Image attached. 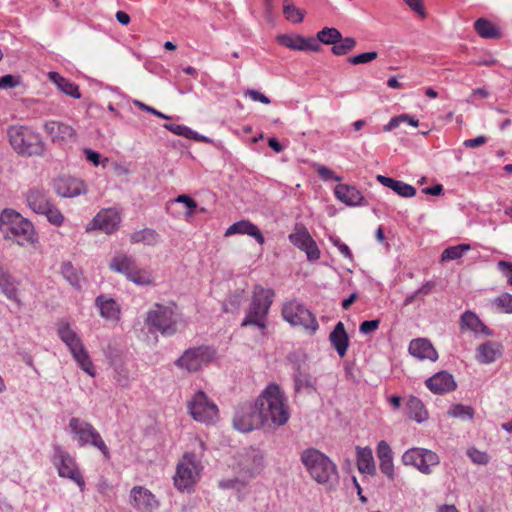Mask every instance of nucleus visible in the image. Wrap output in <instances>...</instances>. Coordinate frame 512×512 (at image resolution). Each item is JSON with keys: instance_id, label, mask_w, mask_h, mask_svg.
<instances>
[{"instance_id": "obj_1", "label": "nucleus", "mask_w": 512, "mask_h": 512, "mask_svg": "<svg viewBox=\"0 0 512 512\" xmlns=\"http://www.w3.org/2000/svg\"><path fill=\"white\" fill-rule=\"evenodd\" d=\"M0 232L5 240L21 247L34 246L39 241L33 223L11 208H5L0 213Z\"/></svg>"}, {"instance_id": "obj_2", "label": "nucleus", "mask_w": 512, "mask_h": 512, "mask_svg": "<svg viewBox=\"0 0 512 512\" xmlns=\"http://www.w3.org/2000/svg\"><path fill=\"white\" fill-rule=\"evenodd\" d=\"M264 424L267 427H281L289 418V407L284 393L275 383H270L256 399Z\"/></svg>"}, {"instance_id": "obj_3", "label": "nucleus", "mask_w": 512, "mask_h": 512, "mask_svg": "<svg viewBox=\"0 0 512 512\" xmlns=\"http://www.w3.org/2000/svg\"><path fill=\"white\" fill-rule=\"evenodd\" d=\"M301 462L311 478L327 490L335 489L338 485L339 473L336 464L320 450L305 449L301 453Z\"/></svg>"}, {"instance_id": "obj_4", "label": "nucleus", "mask_w": 512, "mask_h": 512, "mask_svg": "<svg viewBox=\"0 0 512 512\" xmlns=\"http://www.w3.org/2000/svg\"><path fill=\"white\" fill-rule=\"evenodd\" d=\"M274 298L275 291L272 288H265L260 284L254 285L251 301L241 326H255L265 336L269 310L274 302Z\"/></svg>"}, {"instance_id": "obj_5", "label": "nucleus", "mask_w": 512, "mask_h": 512, "mask_svg": "<svg viewBox=\"0 0 512 512\" xmlns=\"http://www.w3.org/2000/svg\"><path fill=\"white\" fill-rule=\"evenodd\" d=\"M7 136L12 148L20 155L39 156L44 152L41 136L27 126L12 125L7 130Z\"/></svg>"}, {"instance_id": "obj_6", "label": "nucleus", "mask_w": 512, "mask_h": 512, "mask_svg": "<svg viewBox=\"0 0 512 512\" xmlns=\"http://www.w3.org/2000/svg\"><path fill=\"white\" fill-rule=\"evenodd\" d=\"M109 269L124 275L129 281L140 286L153 284L152 272L141 267L137 260L128 253L117 252L109 262Z\"/></svg>"}, {"instance_id": "obj_7", "label": "nucleus", "mask_w": 512, "mask_h": 512, "mask_svg": "<svg viewBox=\"0 0 512 512\" xmlns=\"http://www.w3.org/2000/svg\"><path fill=\"white\" fill-rule=\"evenodd\" d=\"M57 334L59 338L66 344L71 352L74 360L80 368L88 375L94 377L96 374L95 367L85 348L79 335L71 328L66 321H60L57 324Z\"/></svg>"}, {"instance_id": "obj_8", "label": "nucleus", "mask_w": 512, "mask_h": 512, "mask_svg": "<svg viewBox=\"0 0 512 512\" xmlns=\"http://www.w3.org/2000/svg\"><path fill=\"white\" fill-rule=\"evenodd\" d=\"M69 429L80 447L93 446L101 452L105 460L109 461L111 459L108 446L101 434L91 423L78 417H72L69 420Z\"/></svg>"}, {"instance_id": "obj_9", "label": "nucleus", "mask_w": 512, "mask_h": 512, "mask_svg": "<svg viewBox=\"0 0 512 512\" xmlns=\"http://www.w3.org/2000/svg\"><path fill=\"white\" fill-rule=\"evenodd\" d=\"M176 305L166 306L156 303L147 312L145 324L150 331H158L162 335L171 336L177 332Z\"/></svg>"}, {"instance_id": "obj_10", "label": "nucleus", "mask_w": 512, "mask_h": 512, "mask_svg": "<svg viewBox=\"0 0 512 512\" xmlns=\"http://www.w3.org/2000/svg\"><path fill=\"white\" fill-rule=\"evenodd\" d=\"M201 462L194 452H186L179 460L173 477L174 485L179 491L190 490L199 479Z\"/></svg>"}, {"instance_id": "obj_11", "label": "nucleus", "mask_w": 512, "mask_h": 512, "mask_svg": "<svg viewBox=\"0 0 512 512\" xmlns=\"http://www.w3.org/2000/svg\"><path fill=\"white\" fill-rule=\"evenodd\" d=\"M217 357L216 350L209 345L188 348L175 361V365L189 373H195L209 365Z\"/></svg>"}, {"instance_id": "obj_12", "label": "nucleus", "mask_w": 512, "mask_h": 512, "mask_svg": "<svg viewBox=\"0 0 512 512\" xmlns=\"http://www.w3.org/2000/svg\"><path fill=\"white\" fill-rule=\"evenodd\" d=\"M282 317L292 326H300L314 334L319 324L314 313L297 300H290L283 304Z\"/></svg>"}, {"instance_id": "obj_13", "label": "nucleus", "mask_w": 512, "mask_h": 512, "mask_svg": "<svg viewBox=\"0 0 512 512\" xmlns=\"http://www.w3.org/2000/svg\"><path fill=\"white\" fill-rule=\"evenodd\" d=\"M257 405V401L241 403L233 416V427L243 433H248L266 427Z\"/></svg>"}, {"instance_id": "obj_14", "label": "nucleus", "mask_w": 512, "mask_h": 512, "mask_svg": "<svg viewBox=\"0 0 512 512\" xmlns=\"http://www.w3.org/2000/svg\"><path fill=\"white\" fill-rule=\"evenodd\" d=\"M187 409L190 416L201 423L212 424L218 419L217 405L202 390L196 392L188 401Z\"/></svg>"}, {"instance_id": "obj_15", "label": "nucleus", "mask_w": 512, "mask_h": 512, "mask_svg": "<svg viewBox=\"0 0 512 512\" xmlns=\"http://www.w3.org/2000/svg\"><path fill=\"white\" fill-rule=\"evenodd\" d=\"M51 461L60 477L72 480L81 489L84 487L85 481L75 459L62 446L58 444L53 445Z\"/></svg>"}, {"instance_id": "obj_16", "label": "nucleus", "mask_w": 512, "mask_h": 512, "mask_svg": "<svg viewBox=\"0 0 512 512\" xmlns=\"http://www.w3.org/2000/svg\"><path fill=\"white\" fill-rule=\"evenodd\" d=\"M439 456L428 449L414 447L402 455V463L417 468L421 473L430 474L432 467L439 464Z\"/></svg>"}, {"instance_id": "obj_17", "label": "nucleus", "mask_w": 512, "mask_h": 512, "mask_svg": "<svg viewBox=\"0 0 512 512\" xmlns=\"http://www.w3.org/2000/svg\"><path fill=\"white\" fill-rule=\"evenodd\" d=\"M289 240L295 247L305 252L308 260L315 261L320 258L321 253L317 243L304 225L297 224L294 232L289 235Z\"/></svg>"}, {"instance_id": "obj_18", "label": "nucleus", "mask_w": 512, "mask_h": 512, "mask_svg": "<svg viewBox=\"0 0 512 512\" xmlns=\"http://www.w3.org/2000/svg\"><path fill=\"white\" fill-rule=\"evenodd\" d=\"M121 217L114 209H103L87 224L86 232L100 230L105 234H112L119 228Z\"/></svg>"}, {"instance_id": "obj_19", "label": "nucleus", "mask_w": 512, "mask_h": 512, "mask_svg": "<svg viewBox=\"0 0 512 512\" xmlns=\"http://www.w3.org/2000/svg\"><path fill=\"white\" fill-rule=\"evenodd\" d=\"M20 280L14 277L9 269L0 262V291L10 301L17 304L18 307L22 306L19 297Z\"/></svg>"}, {"instance_id": "obj_20", "label": "nucleus", "mask_w": 512, "mask_h": 512, "mask_svg": "<svg viewBox=\"0 0 512 512\" xmlns=\"http://www.w3.org/2000/svg\"><path fill=\"white\" fill-rule=\"evenodd\" d=\"M277 41L282 46H285L291 50L299 51H313L319 52L321 50L320 44L314 37H304L302 35H288L280 34L277 36Z\"/></svg>"}, {"instance_id": "obj_21", "label": "nucleus", "mask_w": 512, "mask_h": 512, "mask_svg": "<svg viewBox=\"0 0 512 512\" xmlns=\"http://www.w3.org/2000/svg\"><path fill=\"white\" fill-rule=\"evenodd\" d=\"M44 130L53 142H74L76 140L75 129L63 122L47 121L44 125Z\"/></svg>"}, {"instance_id": "obj_22", "label": "nucleus", "mask_w": 512, "mask_h": 512, "mask_svg": "<svg viewBox=\"0 0 512 512\" xmlns=\"http://www.w3.org/2000/svg\"><path fill=\"white\" fill-rule=\"evenodd\" d=\"M132 505L142 512H152L159 503L150 490L143 486H135L131 490Z\"/></svg>"}, {"instance_id": "obj_23", "label": "nucleus", "mask_w": 512, "mask_h": 512, "mask_svg": "<svg viewBox=\"0 0 512 512\" xmlns=\"http://www.w3.org/2000/svg\"><path fill=\"white\" fill-rule=\"evenodd\" d=\"M427 388L434 394H445L454 391L457 384L453 376L446 372L440 371L425 381Z\"/></svg>"}, {"instance_id": "obj_24", "label": "nucleus", "mask_w": 512, "mask_h": 512, "mask_svg": "<svg viewBox=\"0 0 512 512\" xmlns=\"http://www.w3.org/2000/svg\"><path fill=\"white\" fill-rule=\"evenodd\" d=\"M459 328L461 331H471L475 334H483L485 336H493L494 332L478 317V315L470 310L465 311L459 320Z\"/></svg>"}, {"instance_id": "obj_25", "label": "nucleus", "mask_w": 512, "mask_h": 512, "mask_svg": "<svg viewBox=\"0 0 512 512\" xmlns=\"http://www.w3.org/2000/svg\"><path fill=\"white\" fill-rule=\"evenodd\" d=\"M235 234L248 235L253 237L258 244L263 245L265 238L260 229L249 220H240L230 225L224 233L225 237Z\"/></svg>"}, {"instance_id": "obj_26", "label": "nucleus", "mask_w": 512, "mask_h": 512, "mask_svg": "<svg viewBox=\"0 0 512 512\" xmlns=\"http://www.w3.org/2000/svg\"><path fill=\"white\" fill-rule=\"evenodd\" d=\"M409 353L419 360L436 361L438 353L432 343L426 338L413 339L409 344Z\"/></svg>"}, {"instance_id": "obj_27", "label": "nucleus", "mask_w": 512, "mask_h": 512, "mask_svg": "<svg viewBox=\"0 0 512 512\" xmlns=\"http://www.w3.org/2000/svg\"><path fill=\"white\" fill-rule=\"evenodd\" d=\"M377 457L379 460L380 471L391 481L395 479V470L393 463V452L390 445L381 440L377 445Z\"/></svg>"}, {"instance_id": "obj_28", "label": "nucleus", "mask_w": 512, "mask_h": 512, "mask_svg": "<svg viewBox=\"0 0 512 512\" xmlns=\"http://www.w3.org/2000/svg\"><path fill=\"white\" fill-rule=\"evenodd\" d=\"M503 346L499 342L486 341L477 347V359L480 363L489 364L502 355Z\"/></svg>"}, {"instance_id": "obj_29", "label": "nucleus", "mask_w": 512, "mask_h": 512, "mask_svg": "<svg viewBox=\"0 0 512 512\" xmlns=\"http://www.w3.org/2000/svg\"><path fill=\"white\" fill-rule=\"evenodd\" d=\"M331 345L337 351L340 357H344L349 346V337L345 330L344 324L338 322L329 335Z\"/></svg>"}, {"instance_id": "obj_30", "label": "nucleus", "mask_w": 512, "mask_h": 512, "mask_svg": "<svg viewBox=\"0 0 512 512\" xmlns=\"http://www.w3.org/2000/svg\"><path fill=\"white\" fill-rule=\"evenodd\" d=\"M55 192H86L84 182L70 175H62L54 180Z\"/></svg>"}, {"instance_id": "obj_31", "label": "nucleus", "mask_w": 512, "mask_h": 512, "mask_svg": "<svg viewBox=\"0 0 512 512\" xmlns=\"http://www.w3.org/2000/svg\"><path fill=\"white\" fill-rule=\"evenodd\" d=\"M96 306L100 310V315L108 320H119L120 318V306L117 302L108 298L105 295H99L95 300Z\"/></svg>"}, {"instance_id": "obj_32", "label": "nucleus", "mask_w": 512, "mask_h": 512, "mask_svg": "<svg viewBox=\"0 0 512 512\" xmlns=\"http://www.w3.org/2000/svg\"><path fill=\"white\" fill-rule=\"evenodd\" d=\"M406 415L418 423L428 419V411L423 402L416 396L410 395L406 401Z\"/></svg>"}, {"instance_id": "obj_33", "label": "nucleus", "mask_w": 512, "mask_h": 512, "mask_svg": "<svg viewBox=\"0 0 512 512\" xmlns=\"http://www.w3.org/2000/svg\"><path fill=\"white\" fill-rule=\"evenodd\" d=\"M357 467L361 473L374 475L376 473L372 450L369 447H357Z\"/></svg>"}, {"instance_id": "obj_34", "label": "nucleus", "mask_w": 512, "mask_h": 512, "mask_svg": "<svg viewBox=\"0 0 512 512\" xmlns=\"http://www.w3.org/2000/svg\"><path fill=\"white\" fill-rule=\"evenodd\" d=\"M163 127L165 129H167L168 131L174 133L175 135L183 136L187 139H192L195 141L205 142V143L211 142L210 138H208L204 135H201V134L197 133L196 131H193L191 128H189L185 125L166 123L163 125Z\"/></svg>"}, {"instance_id": "obj_35", "label": "nucleus", "mask_w": 512, "mask_h": 512, "mask_svg": "<svg viewBox=\"0 0 512 512\" xmlns=\"http://www.w3.org/2000/svg\"><path fill=\"white\" fill-rule=\"evenodd\" d=\"M159 241V234L152 228H144L133 232L130 235V243L138 244L142 243L148 246H154Z\"/></svg>"}, {"instance_id": "obj_36", "label": "nucleus", "mask_w": 512, "mask_h": 512, "mask_svg": "<svg viewBox=\"0 0 512 512\" xmlns=\"http://www.w3.org/2000/svg\"><path fill=\"white\" fill-rule=\"evenodd\" d=\"M474 29L479 36L486 39L500 37L498 28L485 18H479L474 23Z\"/></svg>"}, {"instance_id": "obj_37", "label": "nucleus", "mask_w": 512, "mask_h": 512, "mask_svg": "<svg viewBox=\"0 0 512 512\" xmlns=\"http://www.w3.org/2000/svg\"><path fill=\"white\" fill-rule=\"evenodd\" d=\"M315 39L318 43L335 46L341 40V32L334 27H324L317 33Z\"/></svg>"}, {"instance_id": "obj_38", "label": "nucleus", "mask_w": 512, "mask_h": 512, "mask_svg": "<svg viewBox=\"0 0 512 512\" xmlns=\"http://www.w3.org/2000/svg\"><path fill=\"white\" fill-rule=\"evenodd\" d=\"M377 181H379L384 187H387L393 192H416V188L410 184H406L401 181L394 180L393 178L386 177L383 175H378L376 177Z\"/></svg>"}, {"instance_id": "obj_39", "label": "nucleus", "mask_w": 512, "mask_h": 512, "mask_svg": "<svg viewBox=\"0 0 512 512\" xmlns=\"http://www.w3.org/2000/svg\"><path fill=\"white\" fill-rule=\"evenodd\" d=\"M26 201L29 207L37 214H43L51 204L45 194H27Z\"/></svg>"}, {"instance_id": "obj_40", "label": "nucleus", "mask_w": 512, "mask_h": 512, "mask_svg": "<svg viewBox=\"0 0 512 512\" xmlns=\"http://www.w3.org/2000/svg\"><path fill=\"white\" fill-rule=\"evenodd\" d=\"M471 249L470 244H458L447 247L441 254V261L457 260Z\"/></svg>"}, {"instance_id": "obj_41", "label": "nucleus", "mask_w": 512, "mask_h": 512, "mask_svg": "<svg viewBox=\"0 0 512 512\" xmlns=\"http://www.w3.org/2000/svg\"><path fill=\"white\" fill-rule=\"evenodd\" d=\"M357 41L353 37H343L336 43L335 46L331 47L332 54L336 56H343L351 52L356 47Z\"/></svg>"}, {"instance_id": "obj_42", "label": "nucleus", "mask_w": 512, "mask_h": 512, "mask_svg": "<svg viewBox=\"0 0 512 512\" xmlns=\"http://www.w3.org/2000/svg\"><path fill=\"white\" fill-rule=\"evenodd\" d=\"M401 123H407L413 127H417L419 125V120L414 116L408 114H401L396 117H393L384 127L383 130L385 132L392 131L393 129L400 126Z\"/></svg>"}, {"instance_id": "obj_43", "label": "nucleus", "mask_w": 512, "mask_h": 512, "mask_svg": "<svg viewBox=\"0 0 512 512\" xmlns=\"http://www.w3.org/2000/svg\"><path fill=\"white\" fill-rule=\"evenodd\" d=\"M475 414V410L471 406L463 404H454L450 407L448 415L453 418H460L462 420H472Z\"/></svg>"}, {"instance_id": "obj_44", "label": "nucleus", "mask_w": 512, "mask_h": 512, "mask_svg": "<svg viewBox=\"0 0 512 512\" xmlns=\"http://www.w3.org/2000/svg\"><path fill=\"white\" fill-rule=\"evenodd\" d=\"M492 305L498 312L512 314V294L504 292L493 299Z\"/></svg>"}, {"instance_id": "obj_45", "label": "nucleus", "mask_w": 512, "mask_h": 512, "mask_svg": "<svg viewBox=\"0 0 512 512\" xmlns=\"http://www.w3.org/2000/svg\"><path fill=\"white\" fill-rule=\"evenodd\" d=\"M283 14L288 21L292 23H301L304 19L305 12L285 0L283 5Z\"/></svg>"}, {"instance_id": "obj_46", "label": "nucleus", "mask_w": 512, "mask_h": 512, "mask_svg": "<svg viewBox=\"0 0 512 512\" xmlns=\"http://www.w3.org/2000/svg\"><path fill=\"white\" fill-rule=\"evenodd\" d=\"M61 273L72 286H80V273L71 262H64L62 264Z\"/></svg>"}, {"instance_id": "obj_47", "label": "nucleus", "mask_w": 512, "mask_h": 512, "mask_svg": "<svg viewBox=\"0 0 512 512\" xmlns=\"http://www.w3.org/2000/svg\"><path fill=\"white\" fill-rule=\"evenodd\" d=\"M467 455L471 461L478 465H486L490 461V456L485 451H480L475 447H470L467 450Z\"/></svg>"}, {"instance_id": "obj_48", "label": "nucleus", "mask_w": 512, "mask_h": 512, "mask_svg": "<svg viewBox=\"0 0 512 512\" xmlns=\"http://www.w3.org/2000/svg\"><path fill=\"white\" fill-rule=\"evenodd\" d=\"M58 89L72 98L79 99L81 97L78 86L66 78L60 79Z\"/></svg>"}, {"instance_id": "obj_49", "label": "nucleus", "mask_w": 512, "mask_h": 512, "mask_svg": "<svg viewBox=\"0 0 512 512\" xmlns=\"http://www.w3.org/2000/svg\"><path fill=\"white\" fill-rule=\"evenodd\" d=\"M43 215H45L48 221L55 226H61L64 222L63 214L52 203L50 204V207H48V209L43 213Z\"/></svg>"}, {"instance_id": "obj_50", "label": "nucleus", "mask_w": 512, "mask_h": 512, "mask_svg": "<svg viewBox=\"0 0 512 512\" xmlns=\"http://www.w3.org/2000/svg\"><path fill=\"white\" fill-rule=\"evenodd\" d=\"M378 57V53L376 51L364 52L358 55L352 56L348 58V62L352 65L366 64Z\"/></svg>"}, {"instance_id": "obj_51", "label": "nucleus", "mask_w": 512, "mask_h": 512, "mask_svg": "<svg viewBox=\"0 0 512 512\" xmlns=\"http://www.w3.org/2000/svg\"><path fill=\"white\" fill-rule=\"evenodd\" d=\"M337 198L348 206L362 205L365 201L363 194H335Z\"/></svg>"}, {"instance_id": "obj_52", "label": "nucleus", "mask_w": 512, "mask_h": 512, "mask_svg": "<svg viewBox=\"0 0 512 512\" xmlns=\"http://www.w3.org/2000/svg\"><path fill=\"white\" fill-rule=\"evenodd\" d=\"M21 83L20 76L7 74L0 77V89H11L19 86Z\"/></svg>"}, {"instance_id": "obj_53", "label": "nucleus", "mask_w": 512, "mask_h": 512, "mask_svg": "<svg viewBox=\"0 0 512 512\" xmlns=\"http://www.w3.org/2000/svg\"><path fill=\"white\" fill-rule=\"evenodd\" d=\"M329 241L335 246L338 248L339 252L345 257V258H348L350 260L353 259V254L350 250V248L345 244L343 243L339 237L337 236H330L329 237Z\"/></svg>"}, {"instance_id": "obj_54", "label": "nucleus", "mask_w": 512, "mask_h": 512, "mask_svg": "<svg viewBox=\"0 0 512 512\" xmlns=\"http://www.w3.org/2000/svg\"><path fill=\"white\" fill-rule=\"evenodd\" d=\"M317 173L319 177L324 181H336L339 182L342 180L340 176H337L333 170L329 169L326 166H319L317 169Z\"/></svg>"}, {"instance_id": "obj_55", "label": "nucleus", "mask_w": 512, "mask_h": 512, "mask_svg": "<svg viewBox=\"0 0 512 512\" xmlns=\"http://www.w3.org/2000/svg\"><path fill=\"white\" fill-rule=\"evenodd\" d=\"M497 268L505 275L507 283L512 286V262L500 260Z\"/></svg>"}, {"instance_id": "obj_56", "label": "nucleus", "mask_w": 512, "mask_h": 512, "mask_svg": "<svg viewBox=\"0 0 512 512\" xmlns=\"http://www.w3.org/2000/svg\"><path fill=\"white\" fill-rule=\"evenodd\" d=\"M176 203H184L188 208L187 215H192L193 209L196 208V202L189 197L187 194H179L178 197L174 200Z\"/></svg>"}, {"instance_id": "obj_57", "label": "nucleus", "mask_w": 512, "mask_h": 512, "mask_svg": "<svg viewBox=\"0 0 512 512\" xmlns=\"http://www.w3.org/2000/svg\"><path fill=\"white\" fill-rule=\"evenodd\" d=\"M379 325H380V320L379 319L363 321L360 324L359 331L361 333H363V334H369V333L374 332L375 330H377Z\"/></svg>"}, {"instance_id": "obj_58", "label": "nucleus", "mask_w": 512, "mask_h": 512, "mask_svg": "<svg viewBox=\"0 0 512 512\" xmlns=\"http://www.w3.org/2000/svg\"><path fill=\"white\" fill-rule=\"evenodd\" d=\"M313 385L314 381L309 375L299 373L295 379V388L297 391L303 387H313Z\"/></svg>"}, {"instance_id": "obj_59", "label": "nucleus", "mask_w": 512, "mask_h": 512, "mask_svg": "<svg viewBox=\"0 0 512 512\" xmlns=\"http://www.w3.org/2000/svg\"><path fill=\"white\" fill-rule=\"evenodd\" d=\"M409 8L416 12L420 17H426V12L423 7L422 0H403Z\"/></svg>"}, {"instance_id": "obj_60", "label": "nucleus", "mask_w": 512, "mask_h": 512, "mask_svg": "<svg viewBox=\"0 0 512 512\" xmlns=\"http://www.w3.org/2000/svg\"><path fill=\"white\" fill-rule=\"evenodd\" d=\"M135 105H137L138 107H140L142 110L148 112V113H151L159 118H162V119H166V120H170L171 117L168 116V115H165L163 114L162 112L156 110L155 108L151 107V106H148L138 100H135L134 101Z\"/></svg>"}, {"instance_id": "obj_61", "label": "nucleus", "mask_w": 512, "mask_h": 512, "mask_svg": "<svg viewBox=\"0 0 512 512\" xmlns=\"http://www.w3.org/2000/svg\"><path fill=\"white\" fill-rule=\"evenodd\" d=\"M246 95H248L253 101H259L263 104H269L271 102L267 96L258 90L248 89L246 91Z\"/></svg>"}, {"instance_id": "obj_62", "label": "nucleus", "mask_w": 512, "mask_h": 512, "mask_svg": "<svg viewBox=\"0 0 512 512\" xmlns=\"http://www.w3.org/2000/svg\"><path fill=\"white\" fill-rule=\"evenodd\" d=\"M83 152L87 161L92 162L95 166L100 164L101 155L98 152L88 148Z\"/></svg>"}, {"instance_id": "obj_63", "label": "nucleus", "mask_w": 512, "mask_h": 512, "mask_svg": "<svg viewBox=\"0 0 512 512\" xmlns=\"http://www.w3.org/2000/svg\"><path fill=\"white\" fill-rule=\"evenodd\" d=\"M487 141V138L485 136H478L476 138H473V139H467L464 141V146L466 148H475V147H478V146H481L483 144H485Z\"/></svg>"}, {"instance_id": "obj_64", "label": "nucleus", "mask_w": 512, "mask_h": 512, "mask_svg": "<svg viewBox=\"0 0 512 512\" xmlns=\"http://www.w3.org/2000/svg\"><path fill=\"white\" fill-rule=\"evenodd\" d=\"M434 287H435L434 282L427 281L418 290H416V294L427 295L434 289Z\"/></svg>"}]
</instances>
